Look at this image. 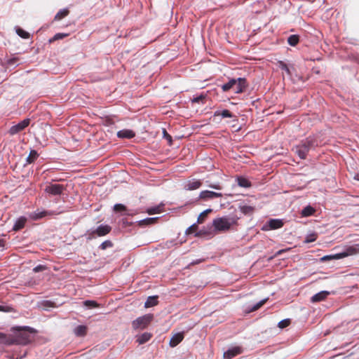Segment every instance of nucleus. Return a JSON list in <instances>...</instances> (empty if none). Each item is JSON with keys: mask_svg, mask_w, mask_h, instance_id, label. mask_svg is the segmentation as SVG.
I'll return each instance as SVG.
<instances>
[{"mask_svg": "<svg viewBox=\"0 0 359 359\" xmlns=\"http://www.w3.org/2000/svg\"><path fill=\"white\" fill-rule=\"evenodd\" d=\"M35 332L34 330L30 327L17 328L12 344L26 345L33 340L32 334Z\"/></svg>", "mask_w": 359, "mask_h": 359, "instance_id": "nucleus-1", "label": "nucleus"}, {"mask_svg": "<svg viewBox=\"0 0 359 359\" xmlns=\"http://www.w3.org/2000/svg\"><path fill=\"white\" fill-rule=\"evenodd\" d=\"M318 146V142L315 137H309L295 147L296 153L302 159H305L309 150Z\"/></svg>", "mask_w": 359, "mask_h": 359, "instance_id": "nucleus-2", "label": "nucleus"}, {"mask_svg": "<svg viewBox=\"0 0 359 359\" xmlns=\"http://www.w3.org/2000/svg\"><path fill=\"white\" fill-rule=\"evenodd\" d=\"M233 223L234 219L228 217H219L213 220L215 229L219 231L229 230Z\"/></svg>", "mask_w": 359, "mask_h": 359, "instance_id": "nucleus-3", "label": "nucleus"}, {"mask_svg": "<svg viewBox=\"0 0 359 359\" xmlns=\"http://www.w3.org/2000/svg\"><path fill=\"white\" fill-rule=\"evenodd\" d=\"M152 320V315H144L142 317L137 318L136 320L133 321V327L134 329H144L147 327V325L151 322Z\"/></svg>", "mask_w": 359, "mask_h": 359, "instance_id": "nucleus-4", "label": "nucleus"}, {"mask_svg": "<svg viewBox=\"0 0 359 359\" xmlns=\"http://www.w3.org/2000/svg\"><path fill=\"white\" fill-rule=\"evenodd\" d=\"M64 190L65 187L59 184H48L44 189L46 193L52 196L61 195Z\"/></svg>", "mask_w": 359, "mask_h": 359, "instance_id": "nucleus-5", "label": "nucleus"}, {"mask_svg": "<svg viewBox=\"0 0 359 359\" xmlns=\"http://www.w3.org/2000/svg\"><path fill=\"white\" fill-rule=\"evenodd\" d=\"M111 231V227L109 225H100L97 228L93 231L90 234L88 239L93 238L95 235L97 236H104L107 235Z\"/></svg>", "mask_w": 359, "mask_h": 359, "instance_id": "nucleus-6", "label": "nucleus"}, {"mask_svg": "<svg viewBox=\"0 0 359 359\" xmlns=\"http://www.w3.org/2000/svg\"><path fill=\"white\" fill-rule=\"evenodd\" d=\"M30 123V119L29 118H25L23 121H20L16 125L13 126L9 129V134L11 135H14L22 130H23L25 128H26Z\"/></svg>", "mask_w": 359, "mask_h": 359, "instance_id": "nucleus-7", "label": "nucleus"}, {"mask_svg": "<svg viewBox=\"0 0 359 359\" xmlns=\"http://www.w3.org/2000/svg\"><path fill=\"white\" fill-rule=\"evenodd\" d=\"M359 252V245L348 247L344 252L337 253L336 258H344L350 255H355Z\"/></svg>", "mask_w": 359, "mask_h": 359, "instance_id": "nucleus-8", "label": "nucleus"}, {"mask_svg": "<svg viewBox=\"0 0 359 359\" xmlns=\"http://www.w3.org/2000/svg\"><path fill=\"white\" fill-rule=\"evenodd\" d=\"M243 350L241 346H234L224 353V359H232L243 353Z\"/></svg>", "mask_w": 359, "mask_h": 359, "instance_id": "nucleus-9", "label": "nucleus"}, {"mask_svg": "<svg viewBox=\"0 0 359 359\" xmlns=\"http://www.w3.org/2000/svg\"><path fill=\"white\" fill-rule=\"evenodd\" d=\"M283 226V222L280 219H271L266 225L262 227V230L268 231L269 229H280Z\"/></svg>", "mask_w": 359, "mask_h": 359, "instance_id": "nucleus-10", "label": "nucleus"}, {"mask_svg": "<svg viewBox=\"0 0 359 359\" xmlns=\"http://www.w3.org/2000/svg\"><path fill=\"white\" fill-rule=\"evenodd\" d=\"M247 87V80L245 78H238L236 79V86H234L233 90L235 93H242L245 91Z\"/></svg>", "mask_w": 359, "mask_h": 359, "instance_id": "nucleus-11", "label": "nucleus"}, {"mask_svg": "<svg viewBox=\"0 0 359 359\" xmlns=\"http://www.w3.org/2000/svg\"><path fill=\"white\" fill-rule=\"evenodd\" d=\"M220 197H222V194L221 193L214 192L212 191L205 190L200 193V198L204 200Z\"/></svg>", "mask_w": 359, "mask_h": 359, "instance_id": "nucleus-12", "label": "nucleus"}, {"mask_svg": "<svg viewBox=\"0 0 359 359\" xmlns=\"http://www.w3.org/2000/svg\"><path fill=\"white\" fill-rule=\"evenodd\" d=\"M202 182L198 180L193 179L191 180H189L186 184L184 185V189L186 190H195L201 187Z\"/></svg>", "mask_w": 359, "mask_h": 359, "instance_id": "nucleus-13", "label": "nucleus"}, {"mask_svg": "<svg viewBox=\"0 0 359 359\" xmlns=\"http://www.w3.org/2000/svg\"><path fill=\"white\" fill-rule=\"evenodd\" d=\"M329 294H330V292L321 291V292L314 294L311 297V301L313 303L319 302L323 301V300H325L327 297V296Z\"/></svg>", "mask_w": 359, "mask_h": 359, "instance_id": "nucleus-14", "label": "nucleus"}, {"mask_svg": "<svg viewBox=\"0 0 359 359\" xmlns=\"http://www.w3.org/2000/svg\"><path fill=\"white\" fill-rule=\"evenodd\" d=\"M135 135V133L133 130H128V129H123V130H119L117 133L118 137L122 138V139H130V138L134 137Z\"/></svg>", "mask_w": 359, "mask_h": 359, "instance_id": "nucleus-15", "label": "nucleus"}, {"mask_svg": "<svg viewBox=\"0 0 359 359\" xmlns=\"http://www.w3.org/2000/svg\"><path fill=\"white\" fill-rule=\"evenodd\" d=\"M184 339V334L183 333L179 332L175 334H174L170 341V346L171 347H175L177 345H178Z\"/></svg>", "mask_w": 359, "mask_h": 359, "instance_id": "nucleus-16", "label": "nucleus"}, {"mask_svg": "<svg viewBox=\"0 0 359 359\" xmlns=\"http://www.w3.org/2000/svg\"><path fill=\"white\" fill-rule=\"evenodd\" d=\"M215 116H221L222 118H234L235 121H238L237 116L233 114L229 110L224 109L222 111H216L214 114Z\"/></svg>", "mask_w": 359, "mask_h": 359, "instance_id": "nucleus-17", "label": "nucleus"}, {"mask_svg": "<svg viewBox=\"0 0 359 359\" xmlns=\"http://www.w3.org/2000/svg\"><path fill=\"white\" fill-rule=\"evenodd\" d=\"M26 222H27V218L25 217H20L15 222V223L13 227V230L15 231H18L22 229V228H24Z\"/></svg>", "mask_w": 359, "mask_h": 359, "instance_id": "nucleus-18", "label": "nucleus"}, {"mask_svg": "<svg viewBox=\"0 0 359 359\" xmlns=\"http://www.w3.org/2000/svg\"><path fill=\"white\" fill-rule=\"evenodd\" d=\"M88 327L86 325H79L74 330V333L77 337H84L87 334Z\"/></svg>", "mask_w": 359, "mask_h": 359, "instance_id": "nucleus-19", "label": "nucleus"}, {"mask_svg": "<svg viewBox=\"0 0 359 359\" xmlns=\"http://www.w3.org/2000/svg\"><path fill=\"white\" fill-rule=\"evenodd\" d=\"M234 86H236V79H231L226 83L223 84L221 88L224 92L233 90Z\"/></svg>", "mask_w": 359, "mask_h": 359, "instance_id": "nucleus-20", "label": "nucleus"}, {"mask_svg": "<svg viewBox=\"0 0 359 359\" xmlns=\"http://www.w3.org/2000/svg\"><path fill=\"white\" fill-rule=\"evenodd\" d=\"M158 217H148L139 222L140 226H149L157 222Z\"/></svg>", "mask_w": 359, "mask_h": 359, "instance_id": "nucleus-21", "label": "nucleus"}, {"mask_svg": "<svg viewBox=\"0 0 359 359\" xmlns=\"http://www.w3.org/2000/svg\"><path fill=\"white\" fill-rule=\"evenodd\" d=\"M158 303V296H151V297H149L148 299H147V301L144 304V306L146 308H149V307L154 306L157 305Z\"/></svg>", "mask_w": 359, "mask_h": 359, "instance_id": "nucleus-22", "label": "nucleus"}, {"mask_svg": "<svg viewBox=\"0 0 359 359\" xmlns=\"http://www.w3.org/2000/svg\"><path fill=\"white\" fill-rule=\"evenodd\" d=\"M55 213L53 212H48V211H41V212H34L32 215L31 217L33 219H41L46 215H54Z\"/></svg>", "mask_w": 359, "mask_h": 359, "instance_id": "nucleus-23", "label": "nucleus"}, {"mask_svg": "<svg viewBox=\"0 0 359 359\" xmlns=\"http://www.w3.org/2000/svg\"><path fill=\"white\" fill-rule=\"evenodd\" d=\"M239 209L244 215H252L255 211V208L251 205H243L239 206Z\"/></svg>", "mask_w": 359, "mask_h": 359, "instance_id": "nucleus-24", "label": "nucleus"}, {"mask_svg": "<svg viewBox=\"0 0 359 359\" xmlns=\"http://www.w3.org/2000/svg\"><path fill=\"white\" fill-rule=\"evenodd\" d=\"M38 157L39 154L37 153V151L36 150L32 149L30 151L29 154L26 159V162L28 164H31L34 163Z\"/></svg>", "mask_w": 359, "mask_h": 359, "instance_id": "nucleus-25", "label": "nucleus"}, {"mask_svg": "<svg viewBox=\"0 0 359 359\" xmlns=\"http://www.w3.org/2000/svg\"><path fill=\"white\" fill-rule=\"evenodd\" d=\"M237 182L241 187L248 188L251 187V182L243 177H238L237 178Z\"/></svg>", "mask_w": 359, "mask_h": 359, "instance_id": "nucleus-26", "label": "nucleus"}, {"mask_svg": "<svg viewBox=\"0 0 359 359\" xmlns=\"http://www.w3.org/2000/svg\"><path fill=\"white\" fill-rule=\"evenodd\" d=\"M151 337H152L151 334L148 333V332H144L137 338V341L140 344H143L146 343L147 341H148L151 338Z\"/></svg>", "mask_w": 359, "mask_h": 359, "instance_id": "nucleus-27", "label": "nucleus"}, {"mask_svg": "<svg viewBox=\"0 0 359 359\" xmlns=\"http://www.w3.org/2000/svg\"><path fill=\"white\" fill-rule=\"evenodd\" d=\"M69 13V11L67 8H64L57 12V13L55 15V20H60L62 18L67 16Z\"/></svg>", "mask_w": 359, "mask_h": 359, "instance_id": "nucleus-28", "label": "nucleus"}, {"mask_svg": "<svg viewBox=\"0 0 359 359\" xmlns=\"http://www.w3.org/2000/svg\"><path fill=\"white\" fill-rule=\"evenodd\" d=\"M315 212V209L310 205L305 207L302 210V215L303 217H309L312 215Z\"/></svg>", "mask_w": 359, "mask_h": 359, "instance_id": "nucleus-29", "label": "nucleus"}, {"mask_svg": "<svg viewBox=\"0 0 359 359\" xmlns=\"http://www.w3.org/2000/svg\"><path fill=\"white\" fill-rule=\"evenodd\" d=\"M299 41V37L296 34L290 35L287 39V43L292 46H295Z\"/></svg>", "mask_w": 359, "mask_h": 359, "instance_id": "nucleus-30", "label": "nucleus"}, {"mask_svg": "<svg viewBox=\"0 0 359 359\" xmlns=\"http://www.w3.org/2000/svg\"><path fill=\"white\" fill-rule=\"evenodd\" d=\"M212 211L211 209H208V210H205V211H203V212H201L199 216L198 217V219H197V222L198 224H202L205 218L207 217L208 215Z\"/></svg>", "mask_w": 359, "mask_h": 359, "instance_id": "nucleus-31", "label": "nucleus"}, {"mask_svg": "<svg viewBox=\"0 0 359 359\" xmlns=\"http://www.w3.org/2000/svg\"><path fill=\"white\" fill-rule=\"evenodd\" d=\"M149 215L158 214L162 212V205L148 208L146 211Z\"/></svg>", "mask_w": 359, "mask_h": 359, "instance_id": "nucleus-32", "label": "nucleus"}, {"mask_svg": "<svg viewBox=\"0 0 359 359\" xmlns=\"http://www.w3.org/2000/svg\"><path fill=\"white\" fill-rule=\"evenodd\" d=\"M16 33L18 34V35L19 36H20L22 39H29L30 36L29 33H28L27 32L25 31L24 29H22L21 28H18L16 29Z\"/></svg>", "mask_w": 359, "mask_h": 359, "instance_id": "nucleus-33", "label": "nucleus"}, {"mask_svg": "<svg viewBox=\"0 0 359 359\" xmlns=\"http://www.w3.org/2000/svg\"><path fill=\"white\" fill-rule=\"evenodd\" d=\"M67 36H69L68 34L57 33V34H55L53 38L49 39V42L53 43L55 41L62 39L67 37Z\"/></svg>", "mask_w": 359, "mask_h": 359, "instance_id": "nucleus-34", "label": "nucleus"}, {"mask_svg": "<svg viewBox=\"0 0 359 359\" xmlns=\"http://www.w3.org/2000/svg\"><path fill=\"white\" fill-rule=\"evenodd\" d=\"M278 67L280 68L281 69L285 71V72L287 73V75H291V72H290V70L289 69V67H287V65L283 61H278Z\"/></svg>", "mask_w": 359, "mask_h": 359, "instance_id": "nucleus-35", "label": "nucleus"}, {"mask_svg": "<svg viewBox=\"0 0 359 359\" xmlns=\"http://www.w3.org/2000/svg\"><path fill=\"white\" fill-rule=\"evenodd\" d=\"M317 238H318V235L316 233H313L309 234L306 237L304 243H311V242H314L315 241H316Z\"/></svg>", "mask_w": 359, "mask_h": 359, "instance_id": "nucleus-36", "label": "nucleus"}, {"mask_svg": "<svg viewBox=\"0 0 359 359\" xmlns=\"http://www.w3.org/2000/svg\"><path fill=\"white\" fill-rule=\"evenodd\" d=\"M126 210L127 208L121 203L115 204L114 206V211L116 212H123L126 211Z\"/></svg>", "mask_w": 359, "mask_h": 359, "instance_id": "nucleus-37", "label": "nucleus"}, {"mask_svg": "<svg viewBox=\"0 0 359 359\" xmlns=\"http://www.w3.org/2000/svg\"><path fill=\"white\" fill-rule=\"evenodd\" d=\"M83 304L89 308H97L99 306V304L93 300H86L83 302Z\"/></svg>", "mask_w": 359, "mask_h": 359, "instance_id": "nucleus-38", "label": "nucleus"}, {"mask_svg": "<svg viewBox=\"0 0 359 359\" xmlns=\"http://www.w3.org/2000/svg\"><path fill=\"white\" fill-rule=\"evenodd\" d=\"M113 246V243L111 241H105L101 243L100 245V248L101 250H105L109 248H111Z\"/></svg>", "mask_w": 359, "mask_h": 359, "instance_id": "nucleus-39", "label": "nucleus"}, {"mask_svg": "<svg viewBox=\"0 0 359 359\" xmlns=\"http://www.w3.org/2000/svg\"><path fill=\"white\" fill-rule=\"evenodd\" d=\"M266 302V299H263L257 303L253 307L250 309V311H255L261 308Z\"/></svg>", "mask_w": 359, "mask_h": 359, "instance_id": "nucleus-40", "label": "nucleus"}, {"mask_svg": "<svg viewBox=\"0 0 359 359\" xmlns=\"http://www.w3.org/2000/svg\"><path fill=\"white\" fill-rule=\"evenodd\" d=\"M290 324V319H285L278 323V327L280 328H285L289 326Z\"/></svg>", "mask_w": 359, "mask_h": 359, "instance_id": "nucleus-41", "label": "nucleus"}, {"mask_svg": "<svg viewBox=\"0 0 359 359\" xmlns=\"http://www.w3.org/2000/svg\"><path fill=\"white\" fill-rule=\"evenodd\" d=\"M197 229H198V225L196 224H194L193 225H191L187 229L186 233L187 234L194 233L197 231Z\"/></svg>", "mask_w": 359, "mask_h": 359, "instance_id": "nucleus-42", "label": "nucleus"}, {"mask_svg": "<svg viewBox=\"0 0 359 359\" xmlns=\"http://www.w3.org/2000/svg\"><path fill=\"white\" fill-rule=\"evenodd\" d=\"M205 99V95L201 94L198 96H196L192 99V102L195 103L203 102V100Z\"/></svg>", "mask_w": 359, "mask_h": 359, "instance_id": "nucleus-43", "label": "nucleus"}, {"mask_svg": "<svg viewBox=\"0 0 359 359\" xmlns=\"http://www.w3.org/2000/svg\"><path fill=\"white\" fill-rule=\"evenodd\" d=\"M337 254L333 255H325L321 258L322 261H327V260H331V259H339L340 258H336Z\"/></svg>", "mask_w": 359, "mask_h": 359, "instance_id": "nucleus-44", "label": "nucleus"}, {"mask_svg": "<svg viewBox=\"0 0 359 359\" xmlns=\"http://www.w3.org/2000/svg\"><path fill=\"white\" fill-rule=\"evenodd\" d=\"M46 269V266L44 265H38L34 268L33 271L36 273L43 271Z\"/></svg>", "mask_w": 359, "mask_h": 359, "instance_id": "nucleus-45", "label": "nucleus"}, {"mask_svg": "<svg viewBox=\"0 0 359 359\" xmlns=\"http://www.w3.org/2000/svg\"><path fill=\"white\" fill-rule=\"evenodd\" d=\"M163 136L166 140H168L170 143L172 142V137L167 133L165 129H163Z\"/></svg>", "mask_w": 359, "mask_h": 359, "instance_id": "nucleus-46", "label": "nucleus"}, {"mask_svg": "<svg viewBox=\"0 0 359 359\" xmlns=\"http://www.w3.org/2000/svg\"><path fill=\"white\" fill-rule=\"evenodd\" d=\"M9 307L7 306L0 305V311H8Z\"/></svg>", "mask_w": 359, "mask_h": 359, "instance_id": "nucleus-47", "label": "nucleus"}, {"mask_svg": "<svg viewBox=\"0 0 359 359\" xmlns=\"http://www.w3.org/2000/svg\"><path fill=\"white\" fill-rule=\"evenodd\" d=\"M289 250V249H283V250H278L276 254H275V256L277 257V256H279L281 254H283L284 252H286Z\"/></svg>", "mask_w": 359, "mask_h": 359, "instance_id": "nucleus-48", "label": "nucleus"}, {"mask_svg": "<svg viewBox=\"0 0 359 359\" xmlns=\"http://www.w3.org/2000/svg\"><path fill=\"white\" fill-rule=\"evenodd\" d=\"M210 187L215 189H218V190L222 189V187L219 184H211V185H210Z\"/></svg>", "mask_w": 359, "mask_h": 359, "instance_id": "nucleus-49", "label": "nucleus"}, {"mask_svg": "<svg viewBox=\"0 0 359 359\" xmlns=\"http://www.w3.org/2000/svg\"><path fill=\"white\" fill-rule=\"evenodd\" d=\"M17 61V58H13V59H11L8 62V63L10 65H13L15 64V62Z\"/></svg>", "mask_w": 359, "mask_h": 359, "instance_id": "nucleus-50", "label": "nucleus"}, {"mask_svg": "<svg viewBox=\"0 0 359 359\" xmlns=\"http://www.w3.org/2000/svg\"><path fill=\"white\" fill-rule=\"evenodd\" d=\"M5 244V241L4 239L0 238V248H4Z\"/></svg>", "mask_w": 359, "mask_h": 359, "instance_id": "nucleus-51", "label": "nucleus"}, {"mask_svg": "<svg viewBox=\"0 0 359 359\" xmlns=\"http://www.w3.org/2000/svg\"><path fill=\"white\" fill-rule=\"evenodd\" d=\"M355 179L358 181H359V174H357L355 177Z\"/></svg>", "mask_w": 359, "mask_h": 359, "instance_id": "nucleus-52", "label": "nucleus"}]
</instances>
